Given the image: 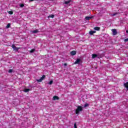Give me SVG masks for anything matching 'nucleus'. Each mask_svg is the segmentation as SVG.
I'll return each instance as SVG.
<instances>
[{"mask_svg": "<svg viewBox=\"0 0 128 128\" xmlns=\"http://www.w3.org/2000/svg\"><path fill=\"white\" fill-rule=\"evenodd\" d=\"M12 48L14 49V50H16V52H18V50L20 48L16 47V46L14 44L12 46Z\"/></svg>", "mask_w": 128, "mask_h": 128, "instance_id": "20e7f679", "label": "nucleus"}, {"mask_svg": "<svg viewBox=\"0 0 128 128\" xmlns=\"http://www.w3.org/2000/svg\"><path fill=\"white\" fill-rule=\"evenodd\" d=\"M112 32L113 36H116V34H118L116 30V29H112Z\"/></svg>", "mask_w": 128, "mask_h": 128, "instance_id": "39448f33", "label": "nucleus"}, {"mask_svg": "<svg viewBox=\"0 0 128 128\" xmlns=\"http://www.w3.org/2000/svg\"><path fill=\"white\" fill-rule=\"evenodd\" d=\"M67 65H68V64H66V63L64 64V66H66Z\"/></svg>", "mask_w": 128, "mask_h": 128, "instance_id": "a878e982", "label": "nucleus"}, {"mask_svg": "<svg viewBox=\"0 0 128 128\" xmlns=\"http://www.w3.org/2000/svg\"><path fill=\"white\" fill-rule=\"evenodd\" d=\"M89 34H90V35H92V34H96V31H95V30H90V31L89 32Z\"/></svg>", "mask_w": 128, "mask_h": 128, "instance_id": "6e6552de", "label": "nucleus"}, {"mask_svg": "<svg viewBox=\"0 0 128 128\" xmlns=\"http://www.w3.org/2000/svg\"><path fill=\"white\" fill-rule=\"evenodd\" d=\"M124 86L126 88L127 90H128V82L124 83Z\"/></svg>", "mask_w": 128, "mask_h": 128, "instance_id": "0eeeda50", "label": "nucleus"}, {"mask_svg": "<svg viewBox=\"0 0 128 128\" xmlns=\"http://www.w3.org/2000/svg\"><path fill=\"white\" fill-rule=\"evenodd\" d=\"M20 8H24V4H20Z\"/></svg>", "mask_w": 128, "mask_h": 128, "instance_id": "6ab92c4d", "label": "nucleus"}, {"mask_svg": "<svg viewBox=\"0 0 128 128\" xmlns=\"http://www.w3.org/2000/svg\"><path fill=\"white\" fill-rule=\"evenodd\" d=\"M90 18H92L90 17V16L86 17V20H90Z\"/></svg>", "mask_w": 128, "mask_h": 128, "instance_id": "2eb2a0df", "label": "nucleus"}, {"mask_svg": "<svg viewBox=\"0 0 128 128\" xmlns=\"http://www.w3.org/2000/svg\"><path fill=\"white\" fill-rule=\"evenodd\" d=\"M58 100V96H54L53 97V100Z\"/></svg>", "mask_w": 128, "mask_h": 128, "instance_id": "9d476101", "label": "nucleus"}, {"mask_svg": "<svg viewBox=\"0 0 128 128\" xmlns=\"http://www.w3.org/2000/svg\"><path fill=\"white\" fill-rule=\"evenodd\" d=\"M8 14H14V12H12V11H9L8 12Z\"/></svg>", "mask_w": 128, "mask_h": 128, "instance_id": "aec40b11", "label": "nucleus"}, {"mask_svg": "<svg viewBox=\"0 0 128 128\" xmlns=\"http://www.w3.org/2000/svg\"><path fill=\"white\" fill-rule=\"evenodd\" d=\"M94 30H100V27H95L94 28Z\"/></svg>", "mask_w": 128, "mask_h": 128, "instance_id": "4468645a", "label": "nucleus"}, {"mask_svg": "<svg viewBox=\"0 0 128 128\" xmlns=\"http://www.w3.org/2000/svg\"><path fill=\"white\" fill-rule=\"evenodd\" d=\"M52 82H54V81L50 80L48 84H52Z\"/></svg>", "mask_w": 128, "mask_h": 128, "instance_id": "412c9836", "label": "nucleus"}, {"mask_svg": "<svg viewBox=\"0 0 128 128\" xmlns=\"http://www.w3.org/2000/svg\"><path fill=\"white\" fill-rule=\"evenodd\" d=\"M8 72L10 73V72H12V70H8Z\"/></svg>", "mask_w": 128, "mask_h": 128, "instance_id": "b1692460", "label": "nucleus"}, {"mask_svg": "<svg viewBox=\"0 0 128 128\" xmlns=\"http://www.w3.org/2000/svg\"><path fill=\"white\" fill-rule=\"evenodd\" d=\"M30 88H25L24 90V92H30Z\"/></svg>", "mask_w": 128, "mask_h": 128, "instance_id": "1a4fd4ad", "label": "nucleus"}, {"mask_svg": "<svg viewBox=\"0 0 128 128\" xmlns=\"http://www.w3.org/2000/svg\"><path fill=\"white\" fill-rule=\"evenodd\" d=\"M74 128H78L76 127V123H74Z\"/></svg>", "mask_w": 128, "mask_h": 128, "instance_id": "5701e85b", "label": "nucleus"}, {"mask_svg": "<svg viewBox=\"0 0 128 128\" xmlns=\"http://www.w3.org/2000/svg\"><path fill=\"white\" fill-rule=\"evenodd\" d=\"M96 56H98V55H96V54H92V58H96Z\"/></svg>", "mask_w": 128, "mask_h": 128, "instance_id": "f8f14e48", "label": "nucleus"}, {"mask_svg": "<svg viewBox=\"0 0 128 128\" xmlns=\"http://www.w3.org/2000/svg\"><path fill=\"white\" fill-rule=\"evenodd\" d=\"M48 18H54V15H50Z\"/></svg>", "mask_w": 128, "mask_h": 128, "instance_id": "a211bd4d", "label": "nucleus"}, {"mask_svg": "<svg viewBox=\"0 0 128 128\" xmlns=\"http://www.w3.org/2000/svg\"><path fill=\"white\" fill-rule=\"evenodd\" d=\"M10 24H8L7 26H6V28H10Z\"/></svg>", "mask_w": 128, "mask_h": 128, "instance_id": "f3484780", "label": "nucleus"}, {"mask_svg": "<svg viewBox=\"0 0 128 128\" xmlns=\"http://www.w3.org/2000/svg\"><path fill=\"white\" fill-rule=\"evenodd\" d=\"M31 2H32V1H34V0H30Z\"/></svg>", "mask_w": 128, "mask_h": 128, "instance_id": "bb28decb", "label": "nucleus"}, {"mask_svg": "<svg viewBox=\"0 0 128 128\" xmlns=\"http://www.w3.org/2000/svg\"><path fill=\"white\" fill-rule=\"evenodd\" d=\"M82 62V60L80 58H78L76 62H74V64H80Z\"/></svg>", "mask_w": 128, "mask_h": 128, "instance_id": "7ed1b4c3", "label": "nucleus"}, {"mask_svg": "<svg viewBox=\"0 0 128 128\" xmlns=\"http://www.w3.org/2000/svg\"><path fill=\"white\" fill-rule=\"evenodd\" d=\"M82 106H78L76 110V114H78L80 112H82Z\"/></svg>", "mask_w": 128, "mask_h": 128, "instance_id": "f257e3e1", "label": "nucleus"}, {"mask_svg": "<svg viewBox=\"0 0 128 128\" xmlns=\"http://www.w3.org/2000/svg\"><path fill=\"white\" fill-rule=\"evenodd\" d=\"M44 78H46V76L43 75L40 79L37 80V82H42L44 80Z\"/></svg>", "mask_w": 128, "mask_h": 128, "instance_id": "f03ea898", "label": "nucleus"}, {"mask_svg": "<svg viewBox=\"0 0 128 128\" xmlns=\"http://www.w3.org/2000/svg\"><path fill=\"white\" fill-rule=\"evenodd\" d=\"M124 42H128V38H126L124 40Z\"/></svg>", "mask_w": 128, "mask_h": 128, "instance_id": "393cba45", "label": "nucleus"}, {"mask_svg": "<svg viewBox=\"0 0 128 128\" xmlns=\"http://www.w3.org/2000/svg\"><path fill=\"white\" fill-rule=\"evenodd\" d=\"M76 54V52L75 50H73L70 52L71 56H74Z\"/></svg>", "mask_w": 128, "mask_h": 128, "instance_id": "423d86ee", "label": "nucleus"}, {"mask_svg": "<svg viewBox=\"0 0 128 128\" xmlns=\"http://www.w3.org/2000/svg\"><path fill=\"white\" fill-rule=\"evenodd\" d=\"M32 32L33 34H36L38 32V30H36L33 31H32Z\"/></svg>", "mask_w": 128, "mask_h": 128, "instance_id": "9b49d317", "label": "nucleus"}, {"mask_svg": "<svg viewBox=\"0 0 128 128\" xmlns=\"http://www.w3.org/2000/svg\"><path fill=\"white\" fill-rule=\"evenodd\" d=\"M113 16H116V14H113Z\"/></svg>", "mask_w": 128, "mask_h": 128, "instance_id": "cd10ccee", "label": "nucleus"}, {"mask_svg": "<svg viewBox=\"0 0 128 128\" xmlns=\"http://www.w3.org/2000/svg\"><path fill=\"white\" fill-rule=\"evenodd\" d=\"M36 50L34 49H32L31 50L29 51V52H30V54H32V52H34Z\"/></svg>", "mask_w": 128, "mask_h": 128, "instance_id": "dca6fc26", "label": "nucleus"}, {"mask_svg": "<svg viewBox=\"0 0 128 128\" xmlns=\"http://www.w3.org/2000/svg\"><path fill=\"white\" fill-rule=\"evenodd\" d=\"M86 106H88V104H84V108H86Z\"/></svg>", "mask_w": 128, "mask_h": 128, "instance_id": "4be33fe9", "label": "nucleus"}, {"mask_svg": "<svg viewBox=\"0 0 128 128\" xmlns=\"http://www.w3.org/2000/svg\"><path fill=\"white\" fill-rule=\"evenodd\" d=\"M70 2H72V0H69L68 1H65L64 4H70Z\"/></svg>", "mask_w": 128, "mask_h": 128, "instance_id": "ddd939ff", "label": "nucleus"}]
</instances>
